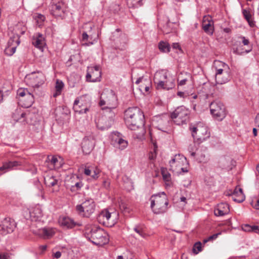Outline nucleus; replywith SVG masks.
Instances as JSON below:
<instances>
[{
    "mask_svg": "<svg viewBox=\"0 0 259 259\" xmlns=\"http://www.w3.org/2000/svg\"><path fill=\"white\" fill-rule=\"evenodd\" d=\"M126 125L131 130H136L145 125V117L143 111L137 107H130L124 112Z\"/></svg>",
    "mask_w": 259,
    "mask_h": 259,
    "instance_id": "obj_1",
    "label": "nucleus"
},
{
    "mask_svg": "<svg viewBox=\"0 0 259 259\" xmlns=\"http://www.w3.org/2000/svg\"><path fill=\"white\" fill-rule=\"evenodd\" d=\"M154 82L158 90H169L175 86V78L166 70L157 71L154 76Z\"/></svg>",
    "mask_w": 259,
    "mask_h": 259,
    "instance_id": "obj_2",
    "label": "nucleus"
},
{
    "mask_svg": "<svg viewBox=\"0 0 259 259\" xmlns=\"http://www.w3.org/2000/svg\"><path fill=\"white\" fill-rule=\"evenodd\" d=\"M85 237L93 244L98 246H102L109 241L108 234L102 229L94 227L89 231H86Z\"/></svg>",
    "mask_w": 259,
    "mask_h": 259,
    "instance_id": "obj_3",
    "label": "nucleus"
},
{
    "mask_svg": "<svg viewBox=\"0 0 259 259\" xmlns=\"http://www.w3.org/2000/svg\"><path fill=\"white\" fill-rule=\"evenodd\" d=\"M150 206L154 213H163L167 210L168 200L164 192L153 195L150 198Z\"/></svg>",
    "mask_w": 259,
    "mask_h": 259,
    "instance_id": "obj_4",
    "label": "nucleus"
},
{
    "mask_svg": "<svg viewBox=\"0 0 259 259\" xmlns=\"http://www.w3.org/2000/svg\"><path fill=\"white\" fill-rule=\"evenodd\" d=\"M116 108L102 107L104 110V115L99 119L97 123L98 127L102 130L109 128L112 123L113 118L115 115L114 110Z\"/></svg>",
    "mask_w": 259,
    "mask_h": 259,
    "instance_id": "obj_5",
    "label": "nucleus"
},
{
    "mask_svg": "<svg viewBox=\"0 0 259 259\" xmlns=\"http://www.w3.org/2000/svg\"><path fill=\"white\" fill-rule=\"evenodd\" d=\"M49 10L51 14L57 19H63L65 18L66 6L61 0H52Z\"/></svg>",
    "mask_w": 259,
    "mask_h": 259,
    "instance_id": "obj_6",
    "label": "nucleus"
},
{
    "mask_svg": "<svg viewBox=\"0 0 259 259\" xmlns=\"http://www.w3.org/2000/svg\"><path fill=\"white\" fill-rule=\"evenodd\" d=\"M186 164H187L186 157L181 154H176L169 161L170 170L178 174L188 172L187 168L184 167Z\"/></svg>",
    "mask_w": 259,
    "mask_h": 259,
    "instance_id": "obj_7",
    "label": "nucleus"
},
{
    "mask_svg": "<svg viewBox=\"0 0 259 259\" xmlns=\"http://www.w3.org/2000/svg\"><path fill=\"white\" fill-rule=\"evenodd\" d=\"M99 105L102 107L116 108L117 97L112 90H105L101 95Z\"/></svg>",
    "mask_w": 259,
    "mask_h": 259,
    "instance_id": "obj_8",
    "label": "nucleus"
},
{
    "mask_svg": "<svg viewBox=\"0 0 259 259\" xmlns=\"http://www.w3.org/2000/svg\"><path fill=\"white\" fill-rule=\"evenodd\" d=\"M190 111L184 106L177 107L171 114V118L174 122L178 124L181 125L186 123L189 118Z\"/></svg>",
    "mask_w": 259,
    "mask_h": 259,
    "instance_id": "obj_9",
    "label": "nucleus"
},
{
    "mask_svg": "<svg viewBox=\"0 0 259 259\" xmlns=\"http://www.w3.org/2000/svg\"><path fill=\"white\" fill-rule=\"evenodd\" d=\"M118 213L113 209H105L98 215V221L104 225L112 227L116 222Z\"/></svg>",
    "mask_w": 259,
    "mask_h": 259,
    "instance_id": "obj_10",
    "label": "nucleus"
},
{
    "mask_svg": "<svg viewBox=\"0 0 259 259\" xmlns=\"http://www.w3.org/2000/svg\"><path fill=\"white\" fill-rule=\"evenodd\" d=\"M73 110L79 114H87L91 110V101L85 97L76 98L73 103Z\"/></svg>",
    "mask_w": 259,
    "mask_h": 259,
    "instance_id": "obj_11",
    "label": "nucleus"
},
{
    "mask_svg": "<svg viewBox=\"0 0 259 259\" xmlns=\"http://www.w3.org/2000/svg\"><path fill=\"white\" fill-rule=\"evenodd\" d=\"M25 80L29 85L38 88L45 83L46 76L41 71L33 72L26 76Z\"/></svg>",
    "mask_w": 259,
    "mask_h": 259,
    "instance_id": "obj_12",
    "label": "nucleus"
},
{
    "mask_svg": "<svg viewBox=\"0 0 259 259\" xmlns=\"http://www.w3.org/2000/svg\"><path fill=\"white\" fill-rule=\"evenodd\" d=\"M95 203L92 199L86 200L81 204L77 205L76 209L78 213L85 217H89L95 211Z\"/></svg>",
    "mask_w": 259,
    "mask_h": 259,
    "instance_id": "obj_13",
    "label": "nucleus"
},
{
    "mask_svg": "<svg viewBox=\"0 0 259 259\" xmlns=\"http://www.w3.org/2000/svg\"><path fill=\"white\" fill-rule=\"evenodd\" d=\"M211 114L218 120H222L226 116V110L224 104L220 101L216 100L209 104Z\"/></svg>",
    "mask_w": 259,
    "mask_h": 259,
    "instance_id": "obj_14",
    "label": "nucleus"
},
{
    "mask_svg": "<svg viewBox=\"0 0 259 259\" xmlns=\"http://www.w3.org/2000/svg\"><path fill=\"white\" fill-rule=\"evenodd\" d=\"M190 129L191 131L193 137L200 141L205 140L210 136V134L208 132V129L206 126L197 125L196 126H190Z\"/></svg>",
    "mask_w": 259,
    "mask_h": 259,
    "instance_id": "obj_15",
    "label": "nucleus"
},
{
    "mask_svg": "<svg viewBox=\"0 0 259 259\" xmlns=\"http://www.w3.org/2000/svg\"><path fill=\"white\" fill-rule=\"evenodd\" d=\"M101 71L99 66L89 67L86 75L87 81L90 82H97L101 80Z\"/></svg>",
    "mask_w": 259,
    "mask_h": 259,
    "instance_id": "obj_16",
    "label": "nucleus"
},
{
    "mask_svg": "<svg viewBox=\"0 0 259 259\" xmlns=\"http://www.w3.org/2000/svg\"><path fill=\"white\" fill-rule=\"evenodd\" d=\"M16 227V224L13 220L7 218L4 219L0 224V234L6 235L13 232Z\"/></svg>",
    "mask_w": 259,
    "mask_h": 259,
    "instance_id": "obj_17",
    "label": "nucleus"
},
{
    "mask_svg": "<svg viewBox=\"0 0 259 259\" xmlns=\"http://www.w3.org/2000/svg\"><path fill=\"white\" fill-rule=\"evenodd\" d=\"M215 86L216 88H218V85L226 83L230 79V68L220 70L219 72H215Z\"/></svg>",
    "mask_w": 259,
    "mask_h": 259,
    "instance_id": "obj_18",
    "label": "nucleus"
},
{
    "mask_svg": "<svg viewBox=\"0 0 259 259\" xmlns=\"http://www.w3.org/2000/svg\"><path fill=\"white\" fill-rule=\"evenodd\" d=\"M20 42L18 35L11 37L8 42V46L5 50V54L10 56L13 55L15 53Z\"/></svg>",
    "mask_w": 259,
    "mask_h": 259,
    "instance_id": "obj_19",
    "label": "nucleus"
},
{
    "mask_svg": "<svg viewBox=\"0 0 259 259\" xmlns=\"http://www.w3.org/2000/svg\"><path fill=\"white\" fill-rule=\"evenodd\" d=\"M95 146V140L92 136H85L81 142V148L85 154H90Z\"/></svg>",
    "mask_w": 259,
    "mask_h": 259,
    "instance_id": "obj_20",
    "label": "nucleus"
},
{
    "mask_svg": "<svg viewBox=\"0 0 259 259\" xmlns=\"http://www.w3.org/2000/svg\"><path fill=\"white\" fill-rule=\"evenodd\" d=\"M59 223L61 227L66 229H72L75 226H80L81 224L75 222L72 219L66 216L60 217Z\"/></svg>",
    "mask_w": 259,
    "mask_h": 259,
    "instance_id": "obj_21",
    "label": "nucleus"
},
{
    "mask_svg": "<svg viewBox=\"0 0 259 259\" xmlns=\"http://www.w3.org/2000/svg\"><path fill=\"white\" fill-rule=\"evenodd\" d=\"M203 30L209 35L213 33V22L212 18L209 16H204L202 23Z\"/></svg>",
    "mask_w": 259,
    "mask_h": 259,
    "instance_id": "obj_22",
    "label": "nucleus"
},
{
    "mask_svg": "<svg viewBox=\"0 0 259 259\" xmlns=\"http://www.w3.org/2000/svg\"><path fill=\"white\" fill-rule=\"evenodd\" d=\"M49 163L51 169H58L61 167L63 164V160L61 157L58 158L56 156H48L46 160Z\"/></svg>",
    "mask_w": 259,
    "mask_h": 259,
    "instance_id": "obj_23",
    "label": "nucleus"
},
{
    "mask_svg": "<svg viewBox=\"0 0 259 259\" xmlns=\"http://www.w3.org/2000/svg\"><path fill=\"white\" fill-rule=\"evenodd\" d=\"M230 211L229 206L226 203H221L214 209V213L217 217H221L228 214Z\"/></svg>",
    "mask_w": 259,
    "mask_h": 259,
    "instance_id": "obj_24",
    "label": "nucleus"
},
{
    "mask_svg": "<svg viewBox=\"0 0 259 259\" xmlns=\"http://www.w3.org/2000/svg\"><path fill=\"white\" fill-rule=\"evenodd\" d=\"M231 195L233 200L238 203L243 202L245 198L242 189L240 188L236 187Z\"/></svg>",
    "mask_w": 259,
    "mask_h": 259,
    "instance_id": "obj_25",
    "label": "nucleus"
},
{
    "mask_svg": "<svg viewBox=\"0 0 259 259\" xmlns=\"http://www.w3.org/2000/svg\"><path fill=\"white\" fill-rule=\"evenodd\" d=\"M32 43L35 47L41 49L46 45L45 38L43 35L39 33H36L33 37Z\"/></svg>",
    "mask_w": 259,
    "mask_h": 259,
    "instance_id": "obj_26",
    "label": "nucleus"
},
{
    "mask_svg": "<svg viewBox=\"0 0 259 259\" xmlns=\"http://www.w3.org/2000/svg\"><path fill=\"white\" fill-rule=\"evenodd\" d=\"M135 83L136 84H142L139 86L140 90L141 91L144 90L146 92H149L150 87V81L148 79H146L142 77H139L137 79Z\"/></svg>",
    "mask_w": 259,
    "mask_h": 259,
    "instance_id": "obj_27",
    "label": "nucleus"
},
{
    "mask_svg": "<svg viewBox=\"0 0 259 259\" xmlns=\"http://www.w3.org/2000/svg\"><path fill=\"white\" fill-rule=\"evenodd\" d=\"M20 165V163L17 161H8L3 163L2 166L0 167V170L6 172L11 170L13 167Z\"/></svg>",
    "mask_w": 259,
    "mask_h": 259,
    "instance_id": "obj_28",
    "label": "nucleus"
},
{
    "mask_svg": "<svg viewBox=\"0 0 259 259\" xmlns=\"http://www.w3.org/2000/svg\"><path fill=\"white\" fill-rule=\"evenodd\" d=\"M45 183L46 185L49 187H54L55 186H59L58 181L59 179L58 177L52 176L47 175L45 178Z\"/></svg>",
    "mask_w": 259,
    "mask_h": 259,
    "instance_id": "obj_29",
    "label": "nucleus"
},
{
    "mask_svg": "<svg viewBox=\"0 0 259 259\" xmlns=\"http://www.w3.org/2000/svg\"><path fill=\"white\" fill-rule=\"evenodd\" d=\"M29 214L32 220L36 221L42 216V211L39 206H35L31 209Z\"/></svg>",
    "mask_w": 259,
    "mask_h": 259,
    "instance_id": "obj_30",
    "label": "nucleus"
},
{
    "mask_svg": "<svg viewBox=\"0 0 259 259\" xmlns=\"http://www.w3.org/2000/svg\"><path fill=\"white\" fill-rule=\"evenodd\" d=\"M64 87L63 82L59 79H57L55 84V92L53 94V97H56L61 95L62 91Z\"/></svg>",
    "mask_w": 259,
    "mask_h": 259,
    "instance_id": "obj_31",
    "label": "nucleus"
},
{
    "mask_svg": "<svg viewBox=\"0 0 259 259\" xmlns=\"http://www.w3.org/2000/svg\"><path fill=\"white\" fill-rule=\"evenodd\" d=\"M40 232L44 238H50L55 233L54 230L51 228H44L40 230Z\"/></svg>",
    "mask_w": 259,
    "mask_h": 259,
    "instance_id": "obj_32",
    "label": "nucleus"
},
{
    "mask_svg": "<svg viewBox=\"0 0 259 259\" xmlns=\"http://www.w3.org/2000/svg\"><path fill=\"white\" fill-rule=\"evenodd\" d=\"M26 114L21 111V109H17L13 113V118L16 121L23 122L25 121Z\"/></svg>",
    "mask_w": 259,
    "mask_h": 259,
    "instance_id": "obj_33",
    "label": "nucleus"
},
{
    "mask_svg": "<svg viewBox=\"0 0 259 259\" xmlns=\"http://www.w3.org/2000/svg\"><path fill=\"white\" fill-rule=\"evenodd\" d=\"M213 67L215 70V72H219L220 70L228 69L229 68L228 65L219 60H215L214 61Z\"/></svg>",
    "mask_w": 259,
    "mask_h": 259,
    "instance_id": "obj_34",
    "label": "nucleus"
},
{
    "mask_svg": "<svg viewBox=\"0 0 259 259\" xmlns=\"http://www.w3.org/2000/svg\"><path fill=\"white\" fill-rule=\"evenodd\" d=\"M17 95L21 97H26L27 95L29 96V102L31 103L32 101V94H31L27 89H19L17 91Z\"/></svg>",
    "mask_w": 259,
    "mask_h": 259,
    "instance_id": "obj_35",
    "label": "nucleus"
},
{
    "mask_svg": "<svg viewBox=\"0 0 259 259\" xmlns=\"http://www.w3.org/2000/svg\"><path fill=\"white\" fill-rule=\"evenodd\" d=\"M231 159L229 157H222L219 161L220 165L224 168H231L230 167V163Z\"/></svg>",
    "mask_w": 259,
    "mask_h": 259,
    "instance_id": "obj_36",
    "label": "nucleus"
},
{
    "mask_svg": "<svg viewBox=\"0 0 259 259\" xmlns=\"http://www.w3.org/2000/svg\"><path fill=\"white\" fill-rule=\"evenodd\" d=\"M242 14L245 19L248 22L249 25L250 27H253L255 25L254 22L251 19V15L249 11L244 9L242 11Z\"/></svg>",
    "mask_w": 259,
    "mask_h": 259,
    "instance_id": "obj_37",
    "label": "nucleus"
},
{
    "mask_svg": "<svg viewBox=\"0 0 259 259\" xmlns=\"http://www.w3.org/2000/svg\"><path fill=\"white\" fill-rule=\"evenodd\" d=\"M128 145V142L126 140H124L123 138V137H121L119 140L117 142V144H115L114 145V147L116 148H118L120 150H123L125 148L127 147Z\"/></svg>",
    "mask_w": 259,
    "mask_h": 259,
    "instance_id": "obj_38",
    "label": "nucleus"
},
{
    "mask_svg": "<svg viewBox=\"0 0 259 259\" xmlns=\"http://www.w3.org/2000/svg\"><path fill=\"white\" fill-rule=\"evenodd\" d=\"M173 28V23H171L168 20L166 24L161 28L162 31L164 33L168 34L171 32Z\"/></svg>",
    "mask_w": 259,
    "mask_h": 259,
    "instance_id": "obj_39",
    "label": "nucleus"
},
{
    "mask_svg": "<svg viewBox=\"0 0 259 259\" xmlns=\"http://www.w3.org/2000/svg\"><path fill=\"white\" fill-rule=\"evenodd\" d=\"M191 156L192 157L196 156V159L199 162H205L207 161L205 154L202 153L199 154L198 152H192Z\"/></svg>",
    "mask_w": 259,
    "mask_h": 259,
    "instance_id": "obj_40",
    "label": "nucleus"
},
{
    "mask_svg": "<svg viewBox=\"0 0 259 259\" xmlns=\"http://www.w3.org/2000/svg\"><path fill=\"white\" fill-rule=\"evenodd\" d=\"M158 48L160 51L163 53H168L170 51V47L168 43L160 41L158 45Z\"/></svg>",
    "mask_w": 259,
    "mask_h": 259,
    "instance_id": "obj_41",
    "label": "nucleus"
},
{
    "mask_svg": "<svg viewBox=\"0 0 259 259\" xmlns=\"http://www.w3.org/2000/svg\"><path fill=\"white\" fill-rule=\"evenodd\" d=\"M121 137H123V136L120 133L113 132L111 135V144L114 146L115 144H117V142Z\"/></svg>",
    "mask_w": 259,
    "mask_h": 259,
    "instance_id": "obj_42",
    "label": "nucleus"
},
{
    "mask_svg": "<svg viewBox=\"0 0 259 259\" xmlns=\"http://www.w3.org/2000/svg\"><path fill=\"white\" fill-rule=\"evenodd\" d=\"M155 120L158 123V125L159 126L165 125L168 122V119L166 115L156 117Z\"/></svg>",
    "mask_w": 259,
    "mask_h": 259,
    "instance_id": "obj_43",
    "label": "nucleus"
},
{
    "mask_svg": "<svg viewBox=\"0 0 259 259\" xmlns=\"http://www.w3.org/2000/svg\"><path fill=\"white\" fill-rule=\"evenodd\" d=\"M233 51L234 54H237V55H242V54L245 53H248L250 50L247 51V50H243V49L242 48V46H239V47H235V46H234L233 47Z\"/></svg>",
    "mask_w": 259,
    "mask_h": 259,
    "instance_id": "obj_44",
    "label": "nucleus"
},
{
    "mask_svg": "<svg viewBox=\"0 0 259 259\" xmlns=\"http://www.w3.org/2000/svg\"><path fill=\"white\" fill-rule=\"evenodd\" d=\"M29 98L28 95H27L26 97H25V98L20 100L21 101L24 102L23 106L25 108H28V107H30L32 105V104L34 103V97H33V95H32V101L31 103L29 102Z\"/></svg>",
    "mask_w": 259,
    "mask_h": 259,
    "instance_id": "obj_45",
    "label": "nucleus"
},
{
    "mask_svg": "<svg viewBox=\"0 0 259 259\" xmlns=\"http://www.w3.org/2000/svg\"><path fill=\"white\" fill-rule=\"evenodd\" d=\"M143 0H127V3L135 8L141 6L143 5Z\"/></svg>",
    "mask_w": 259,
    "mask_h": 259,
    "instance_id": "obj_46",
    "label": "nucleus"
},
{
    "mask_svg": "<svg viewBox=\"0 0 259 259\" xmlns=\"http://www.w3.org/2000/svg\"><path fill=\"white\" fill-rule=\"evenodd\" d=\"M119 207L121 210L125 213H130L131 211V208L128 205L123 201L120 202L119 204Z\"/></svg>",
    "mask_w": 259,
    "mask_h": 259,
    "instance_id": "obj_47",
    "label": "nucleus"
},
{
    "mask_svg": "<svg viewBox=\"0 0 259 259\" xmlns=\"http://www.w3.org/2000/svg\"><path fill=\"white\" fill-rule=\"evenodd\" d=\"M100 173V170L99 168H98L97 167H93L92 170V173L91 176L93 179L97 180L99 177Z\"/></svg>",
    "mask_w": 259,
    "mask_h": 259,
    "instance_id": "obj_48",
    "label": "nucleus"
},
{
    "mask_svg": "<svg viewBox=\"0 0 259 259\" xmlns=\"http://www.w3.org/2000/svg\"><path fill=\"white\" fill-rule=\"evenodd\" d=\"M201 246L202 244L200 242L195 243L193 248V252L195 254L198 253L199 252L201 251Z\"/></svg>",
    "mask_w": 259,
    "mask_h": 259,
    "instance_id": "obj_49",
    "label": "nucleus"
},
{
    "mask_svg": "<svg viewBox=\"0 0 259 259\" xmlns=\"http://www.w3.org/2000/svg\"><path fill=\"white\" fill-rule=\"evenodd\" d=\"M134 230L138 234H139L142 237L144 238L146 235V233L144 232L143 229L140 227H135Z\"/></svg>",
    "mask_w": 259,
    "mask_h": 259,
    "instance_id": "obj_50",
    "label": "nucleus"
},
{
    "mask_svg": "<svg viewBox=\"0 0 259 259\" xmlns=\"http://www.w3.org/2000/svg\"><path fill=\"white\" fill-rule=\"evenodd\" d=\"M83 185L81 182H77L74 185L72 186L71 190L72 191H75L79 190L82 187Z\"/></svg>",
    "mask_w": 259,
    "mask_h": 259,
    "instance_id": "obj_51",
    "label": "nucleus"
},
{
    "mask_svg": "<svg viewBox=\"0 0 259 259\" xmlns=\"http://www.w3.org/2000/svg\"><path fill=\"white\" fill-rule=\"evenodd\" d=\"M157 148V146L154 145V148L153 151L149 153V158L150 160H153L156 158V155H157V153H156Z\"/></svg>",
    "mask_w": 259,
    "mask_h": 259,
    "instance_id": "obj_52",
    "label": "nucleus"
},
{
    "mask_svg": "<svg viewBox=\"0 0 259 259\" xmlns=\"http://www.w3.org/2000/svg\"><path fill=\"white\" fill-rule=\"evenodd\" d=\"M253 225L251 226L249 224H245L242 226V229L245 232H251L252 231Z\"/></svg>",
    "mask_w": 259,
    "mask_h": 259,
    "instance_id": "obj_53",
    "label": "nucleus"
},
{
    "mask_svg": "<svg viewBox=\"0 0 259 259\" xmlns=\"http://www.w3.org/2000/svg\"><path fill=\"white\" fill-rule=\"evenodd\" d=\"M220 234H221V233H218L214 234L211 236H210L207 239H204L203 242H204V243H206L209 241L215 239L218 237V236Z\"/></svg>",
    "mask_w": 259,
    "mask_h": 259,
    "instance_id": "obj_54",
    "label": "nucleus"
},
{
    "mask_svg": "<svg viewBox=\"0 0 259 259\" xmlns=\"http://www.w3.org/2000/svg\"><path fill=\"white\" fill-rule=\"evenodd\" d=\"M252 206L256 209H259V199L252 200L251 202Z\"/></svg>",
    "mask_w": 259,
    "mask_h": 259,
    "instance_id": "obj_55",
    "label": "nucleus"
},
{
    "mask_svg": "<svg viewBox=\"0 0 259 259\" xmlns=\"http://www.w3.org/2000/svg\"><path fill=\"white\" fill-rule=\"evenodd\" d=\"M93 167H85L84 169V173L87 176H91Z\"/></svg>",
    "mask_w": 259,
    "mask_h": 259,
    "instance_id": "obj_56",
    "label": "nucleus"
},
{
    "mask_svg": "<svg viewBox=\"0 0 259 259\" xmlns=\"http://www.w3.org/2000/svg\"><path fill=\"white\" fill-rule=\"evenodd\" d=\"M163 179L165 181L169 182L170 180V175L168 173H164L162 172Z\"/></svg>",
    "mask_w": 259,
    "mask_h": 259,
    "instance_id": "obj_57",
    "label": "nucleus"
},
{
    "mask_svg": "<svg viewBox=\"0 0 259 259\" xmlns=\"http://www.w3.org/2000/svg\"><path fill=\"white\" fill-rule=\"evenodd\" d=\"M35 18L37 21H38V20H41L42 21H44L45 19V17L44 15H43L41 14H36Z\"/></svg>",
    "mask_w": 259,
    "mask_h": 259,
    "instance_id": "obj_58",
    "label": "nucleus"
},
{
    "mask_svg": "<svg viewBox=\"0 0 259 259\" xmlns=\"http://www.w3.org/2000/svg\"><path fill=\"white\" fill-rule=\"evenodd\" d=\"M89 38V35L87 34V33L86 32H83L82 34V41H87Z\"/></svg>",
    "mask_w": 259,
    "mask_h": 259,
    "instance_id": "obj_59",
    "label": "nucleus"
},
{
    "mask_svg": "<svg viewBox=\"0 0 259 259\" xmlns=\"http://www.w3.org/2000/svg\"><path fill=\"white\" fill-rule=\"evenodd\" d=\"M252 232L256 233L259 235V227L256 225H253V228Z\"/></svg>",
    "mask_w": 259,
    "mask_h": 259,
    "instance_id": "obj_60",
    "label": "nucleus"
},
{
    "mask_svg": "<svg viewBox=\"0 0 259 259\" xmlns=\"http://www.w3.org/2000/svg\"><path fill=\"white\" fill-rule=\"evenodd\" d=\"M252 232L256 233L259 235V227L256 225H253V228Z\"/></svg>",
    "mask_w": 259,
    "mask_h": 259,
    "instance_id": "obj_61",
    "label": "nucleus"
},
{
    "mask_svg": "<svg viewBox=\"0 0 259 259\" xmlns=\"http://www.w3.org/2000/svg\"><path fill=\"white\" fill-rule=\"evenodd\" d=\"M110 183L109 180H105L103 181V185L104 186V187L105 188H106V189L109 188L110 187Z\"/></svg>",
    "mask_w": 259,
    "mask_h": 259,
    "instance_id": "obj_62",
    "label": "nucleus"
},
{
    "mask_svg": "<svg viewBox=\"0 0 259 259\" xmlns=\"http://www.w3.org/2000/svg\"><path fill=\"white\" fill-rule=\"evenodd\" d=\"M177 95L179 97H180L181 98H185L187 97L186 94L183 92H178L177 93Z\"/></svg>",
    "mask_w": 259,
    "mask_h": 259,
    "instance_id": "obj_63",
    "label": "nucleus"
},
{
    "mask_svg": "<svg viewBox=\"0 0 259 259\" xmlns=\"http://www.w3.org/2000/svg\"><path fill=\"white\" fill-rule=\"evenodd\" d=\"M241 38L242 39V43L244 46H247L249 44V41L248 39H246L244 36H242Z\"/></svg>",
    "mask_w": 259,
    "mask_h": 259,
    "instance_id": "obj_64",
    "label": "nucleus"
}]
</instances>
